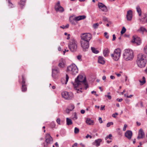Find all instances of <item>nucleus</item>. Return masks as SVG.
Returning <instances> with one entry per match:
<instances>
[{"label":"nucleus","mask_w":147,"mask_h":147,"mask_svg":"<svg viewBox=\"0 0 147 147\" xmlns=\"http://www.w3.org/2000/svg\"><path fill=\"white\" fill-rule=\"evenodd\" d=\"M83 76L82 75L78 76L75 79L74 82H72V84L74 88L78 87L80 85L84 84L85 86V89H86L88 87V85L86 82V77L84 78V79H83Z\"/></svg>","instance_id":"nucleus-1"},{"label":"nucleus","mask_w":147,"mask_h":147,"mask_svg":"<svg viewBox=\"0 0 147 147\" xmlns=\"http://www.w3.org/2000/svg\"><path fill=\"white\" fill-rule=\"evenodd\" d=\"M146 58L145 55L140 54L138 56V59L136 61L137 64L140 68L145 67L146 63V61L145 59Z\"/></svg>","instance_id":"nucleus-2"},{"label":"nucleus","mask_w":147,"mask_h":147,"mask_svg":"<svg viewBox=\"0 0 147 147\" xmlns=\"http://www.w3.org/2000/svg\"><path fill=\"white\" fill-rule=\"evenodd\" d=\"M123 59L126 61H131L134 57V52L131 49H125L123 55Z\"/></svg>","instance_id":"nucleus-3"},{"label":"nucleus","mask_w":147,"mask_h":147,"mask_svg":"<svg viewBox=\"0 0 147 147\" xmlns=\"http://www.w3.org/2000/svg\"><path fill=\"white\" fill-rule=\"evenodd\" d=\"M78 43L76 40L73 38L69 41L68 46L70 50L72 52H75L76 51L77 48Z\"/></svg>","instance_id":"nucleus-4"},{"label":"nucleus","mask_w":147,"mask_h":147,"mask_svg":"<svg viewBox=\"0 0 147 147\" xmlns=\"http://www.w3.org/2000/svg\"><path fill=\"white\" fill-rule=\"evenodd\" d=\"M22 79L19 78L18 82L22 86L21 88L22 91L23 92H25L27 90V85L26 82V78L24 74H22Z\"/></svg>","instance_id":"nucleus-5"},{"label":"nucleus","mask_w":147,"mask_h":147,"mask_svg":"<svg viewBox=\"0 0 147 147\" xmlns=\"http://www.w3.org/2000/svg\"><path fill=\"white\" fill-rule=\"evenodd\" d=\"M67 71L70 72L72 75H74L78 73V69L76 66L73 64L67 67Z\"/></svg>","instance_id":"nucleus-6"},{"label":"nucleus","mask_w":147,"mask_h":147,"mask_svg":"<svg viewBox=\"0 0 147 147\" xmlns=\"http://www.w3.org/2000/svg\"><path fill=\"white\" fill-rule=\"evenodd\" d=\"M121 53V51L119 48L115 49L113 53L111 55V56L113 59L115 61H117L119 58Z\"/></svg>","instance_id":"nucleus-7"},{"label":"nucleus","mask_w":147,"mask_h":147,"mask_svg":"<svg viewBox=\"0 0 147 147\" xmlns=\"http://www.w3.org/2000/svg\"><path fill=\"white\" fill-rule=\"evenodd\" d=\"M53 141V139L50 135L47 134L45 136V141L43 143L44 147H49V145Z\"/></svg>","instance_id":"nucleus-8"},{"label":"nucleus","mask_w":147,"mask_h":147,"mask_svg":"<svg viewBox=\"0 0 147 147\" xmlns=\"http://www.w3.org/2000/svg\"><path fill=\"white\" fill-rule=\"evenodd\" d=\"M62 97L66 100H71L73 97V94L72 92H68L66 91L63 92L61 93Z\"/></svg>","instance_id":"nucleus-9"},{"label":"nucleus","mask_w":147,"mask_h":147,"mask_svg":"<svg viewBox=\"0 0 147 147\" xmlns=\"http://www.w3.org/2000/svg\"><path fill=\"white\" fill-rule=\"evenodd\" d=\"M81 46L83 49V51H87L89 47V42L81 40L80 41Z\"/></svg>","instance_id":"nucleus-10"},{"label":"nucleus","mask_w":147,"mask_h":147,"mask_svg":"<svg viewBox=\"0 0 147 147\" xmlns=\"http://www.w3.org/2000/svg\"><path fill=\"white\" fill-rule=\"evenodd\" d=\"M92 38V36L90 33H84L81 36V40L89 42Z\"/></svg>","instance_id":"nucleus-11"},{"label":"nucleus","mask_w":147,"mask_h":147,"mask_svg":"<svg viewBox=\"0 0 147 147\" xmlns=\"http://www.w3.org/2000/svg\"><path fill=\"white\" fill-rule=\"evenodd\" d=\"M55 9L56 12H63L64 11L63 8L61 6L60 4L59 1H58L55 5L54 7Z\"/></svg>","instance_id":"nucleus-12"},{"label":"nucleus","mask_w":147,"mask_h":147,"mask_svg":"<svg viewBox=\"0 0 147 147\" xmlns=\"http://www.w3.org/2000/svg\"><path fill=\"white\" fill-rule=\"evenodd\" d=\"M132 38L133 39L131 41V42L136 43L137 45H140L141 44V39L140 38L134 36Z\"/></svg>","instance_id":"nucleus-13"},{"label":"nucleus","mask_w":147,"mask_h":147,"mask_svg":"<svg viewBox=\"0 0 147 147\" xmlns=\"http://www.w3.org/2000/svg\"><path fill=\"white\" fill-rule=\"evenodd\" d=\"M59 73V70L58 68L56 67L55 68L52 69V76L54 78H56V75Z\"/></svg>","instance_id":"nucleus-14"},{"label":"nucleus","mask_w":147,"mask_h":147,"mask_svg":"<svg viewBox=\"0 0 147 147\" xmlns=\"http://www.w3.org/2000/svg\"><path fill=\"white\" fill-rule=\"evenodd\" d=\"M132 17V11L131 10H129L127 11L126 18L128 21H131Z\"/></svg>","instance_id":"nucleus-15"},{"label":"nucleus","mask_w":147,"mask_h":147,"mask_svg":"<svg viewBox=\"0 0 147 147\" xmlns=\"http://www.w3.org/2000/svg\"><path fill=\"white\" fill-rule=\"evenodd\" d=\"M145 134L143 130L142 129H140L138 133V136L137 137V138L138 139L143 138Z\"/></svg>","instance_id":"nucleus-16"},{"label":"nucleus","mask_w":147,"mask_h":147,"mask_svg":"<svg viewBox=\"0 0 147 147\" xmlns=\"http://www.w3.org/2000/svg\"><path fill=\"white\" fill-rule=\"evenodd\" d=\"M98 6L99 8L101 9L102 11H107V7L103 4L101 3H99L98 4Z\"/></svg>","instance_id":"nucleus-17"},{"label":"nucleus","mask_w":147,"mask_h":147,"mask_svg":"<svg viewBox=\"0 0 147 147\" xmlns=\"http://www.w3.org/2000/svg\"><path fill=\"white\" fill-rule=\"evenodd\" d=\"M125 136L129 139H130L132 135V133L131 131H127L125 133Z\"/></svg>","instance_id":"nucleus-18"},{"label":"nucleus","mask_w":147,"mask_h":147,"mask_svg":"<svg viewBox=\"0 0 147 147\" xmlns=\"http://www.w3.org/2000/svg\"><path fill=\"white\" fill-rule=\"evenodd\" d=\"M58 66L60 68H63L65 67L64 60L63 58L61 59L59 61Z\"/></svg>","instance_id":"nucleus-19"},{"label":"nucleus","mask_w":147,"mask_h":147,"mask_svg":"<svg viewBox=\"0 0 147 147\" xmlns=\"http://www.w3.org/2000/svg\"><path fill=\"white\" fill-rule=\"evenodd\" d=\"M102 140L101 139H99L96 140L95 141L93 142V144L98 147L100 146V143L102 142Z\"/></svg>","instance_id":"nucleus-20"},{"label":"nucleus","mask_w":147,"mask_h":147,"mask_svg":"<svg viewBox=\"0 0 147 147\" xmlns=\"http://www.w3.org/2000/svg\"><path fill=\"white\" fill-rule=\"evenodd\" d=\"M98 61L99 63L102 64H104L105 63L104 58L102 56H100L98 57Z\"/></svg>","instance_id":"nucleus-21"},{"label":"nucleus","mask_w":147,"mask_h":147,"mask_svg":"<svg viewBox=\"0 0 147 147\" xmlns=\"http://www.w3.org/2000/svg\"><path fill=\"white\" fill-rule=\"evenodd\" d=\"M26 2V0H20V2L18 3V4L21 9L23 8L25 5Z\"/></svg>","instance_id":"nucleus-22"},{"label":"nucleus","mask_w":147,"mask_h":147,"mask_svg":"<svg viewBox=\"0 0 147 147\" xmlns=\"http://www.w3.org/2000/svg\"><path fill=\"white\" fill-rule=\"evenodd\" d=\"M86 16L84 15L80 16H78L74 18V20L76 21H79L81 20L85 19Z\"/></svg>","instance_id":"nucleus-23"},{"label":"nucleus","mask_w":147,"mask_h":147,"mask_svg":"<svg viewBox=\"0 0 147 147\" xmlns=\"http://www.w3.org/2000/svg\"><path fill=\"white\" fill-rule=\"evenodd\" d=\"M109 53V50L107 48H106L104 49L103 51V53L104 56L105 57L108 55V54Z\"/></svg>","instance_id":"nucleus-24"},{"label":"nucleus","mask_w":147,"mask_h":147,"mask_svg":"<svg viewBox=\"0 0 147 147\" xmlns=\"http://www.w3.org/2000/svg\"><path fill=\"white\" fill-rule=\"evenodd\" d=\"M86 123L87 124L89 125H92L94 123L93 121L91 120L90 118H87L86 121Z\"/></svg>","instance_id":"nucleus-25"},{"label":"nucleus","mask_w":147,"mask_h":147,"mask_svg":"<svg viewBox=\"0 0 147 147\" xmlns=\"http://www.w3.org/2000/svg\"><path fill=\"white\" fill-rule=\"evenodd\" d=\"M136 9L139 16H140L142 14V11L140 6L138 5L136 7Z\"/></svg>","instance_id":"nucleus-26"},{"label":"nucleus","mask_w":147,"mask_h":147,"mask_svg":"<svg viewBox=\"0 0 147 147\" xmlns=\"http://www.w3.org/2000/svg\"><path fill=\"white\" fill-rule=\"evenodd\" d=\"M67 124L68 125H71L72 124V122L71 119L69 118H66Z\"/></svg>","instance_id":"nucleus-27"},{"label":"nucleus","mask_w":147,"mask_h":147,"mask_svg":"<svg viewBox=\"0 0 147 147\" xmlns=\"http://www.w3.org/2000/svg\"><path fill=\"white\" fill-rule=\"evenodd\" d=\"M138 31H140L143 33L144 32H147V31L146 29L145 28L143 27H141L140 28V29L138 30Z\"/></svg>","instance_id":"nucleus-28"},{"label":"nucleus","mask_w":147,"mask_h":147,"mask_svg":"<svg viewBox=\"0 0 147 147\" xmlns=\"http://www.w3.org/2000/svg\"><path fill=\"white\" fill-rule=\"evenodd\" d=\"M142 80V81L139 80V82L140 83V85H143L146 82V79L145 77L144 76L143 77Z\"/></svg>","instance_id":"nucleus-29"},{"label":"nucleus","mask_w":147,"mask_h":147,"mask_svg":"<svg viewBox=\"0 0 147 147\" xmlns=\"http://www.w3.org/2000/svg\"><path fill=\"white\" fill-rule=\"evenodd\" d=\"M91 50L93 53L95 54H97L99 53V51L96 50V49L93 47H91Z\"/></svg>","instance_id":"nucleus-30"},{"label":"nucleus","mask_w":147,"mask_h":147,"mask_svg":"<svg viewBox=\"0 0 147 147\" xmlns=\"http://www.w3.org/2000/svg\"><path fill=\"white\" fill-rule=\"evenodd\" d=\"M74 106H72V108L71 109H69V108H67L66 110V112L68 114L69 113L70 111H72L73 109H74Z\"/></svg>","instance_id":"nucleus-31"},{"label":"nucleus","mask_w":147,"mask_h":147,"mask_svg":"<svg viewBox=\"0 0 147 147\" xmlns=\"http://www.w3.org/2000/svg\"><path fill=\"white\" fill-rule=\"evenodd\" d=\"M7 1L8 3V5L10 7L12 8L13 7V5L12 3L11 2V0H7Z\"/></svg>","instance_id":"nucleus-32"},{"label":"nucleus","mask_w":147,"mask_h":147,"mask_svg":"<svg viewBox=\"0 0 147 147\" xmlns=\"http://www.w3.org/2000/svg\"><path fill=\"white\" fill-rule=\"evenodd\" d=\"M146 19H145L144 18H141L140 19V22L142 24H144L146 23Z\"/></svg>","instance_id":"nucleus-33"},{"label":"nucleus","mask_w":147,"mask_h":147,"mask_svg":"<svg viewBox=\"0 0 147 147\" xmlns=\"http://www.w3.org/2000/svg\"><path fill=\"white\" fill-rule=\"evenodd\" d=\"M56 126L54 122L53 121L51 122L50 124V127L51 128H53L55 127Z\"/></svg>","instance_id":"nucleus-34"},{"label":"nucleus","mask_w":147,"mask_h":147,"mask_svg":"<svg viewBox=\"0 0 147 147\" xmlns=\"http://www.w3.org/2000/svg\"><path fill=\"white\" fill-rule=\"evenodd\" d=\"M126 29L124 27H123L122 29L121 32V34H123L126 31Z\"/></svg>","instance_id":"nucleus-35"},{"label":"nucleus","mask_w":147,"mask_h":147,"mask_svg":"<svg viewBox=\"0 0 147 147\" xmlns=\"http://www.w3.org/2000/svg\"><path fill=\"white\" fill-rule=\"evenodd\" d=\"M102 20L103 21H104L105 22H107L108 23H110V22L108 20L107 18L105 16L103 17Z\"/></svg>","instance_id":"nucleus-36"},{"label":"nucleus","mask_w":147,"mask_h":147,"mask_svg":"<svg viewBox=\"0 0 147 147\" xmlns=\"http://www.w3.org/2000/svg\"><path fill=\"white\" fill-rule=\"evenodd\" d=\"M79 129L76 127H75L74 129V133L76 134H77L79 132Z\"/></svg>","instance_id":"nucleus-37"},{"label":"nucleus","mask_w":147,"mask_h":147,"mask_svg":"<svg viewBox=\"0 0 147 147\" xmlns=\"http://www.w3.org/2000/svg\"><path fill=\"white\" fill-rule=\"evenodd\" d=\"M99 26V24L98 23H95L93 24V27L94 28H96Z\"/></svg>","instance_id":"nucleus-38"},{"label":"nucleus","mask_w":147,"mask_h":147,"mask_svg":"<svg viewBox=\"0 0 147 147\" xmlns=\"http://www.w3.org/2000/svg\"><path fill=\"white\" fill-rule=\"evenodd\" d=\"M112 135L111 134H109V135L107 136L105 138V140H107L108 138H109L110 139H111V137H112Z\"/></svg>","instance_id":"nucleus-39"},{"label":"nucleus","mask_w":147,"mask_h":147,"mask_svg":"<svg viewBox=\"0 0 147 147\" xmlns=\"http://www.w3.org/2000/svg\"><path fill=\"white\" fill-rule=\"evenodd\" d=\"M113 123L112 122H108L107 123V127H109L111 125H113Z\"/></svg>","instance_id":"nucleus-40"},{"label":"nucleus","mask_w":147,"mask_h":147,"mask_svg":"<svg viewBox=\"0 0 147 147\" xmlns=\"http://www.w3.org/2000/svg\"><path fill=\"white\" fill-rule=\"evenodd\" d=\"M66 81L65 82V84H66L69 80V77L67 74H66Z\"/></svg>","instance_id":"nucleus-41"},{"label":"nucleus","mask_w":147,"mask_h":147,"mask_svg":"<svg viewBox=\"0 0 147 147\" xmlns=\"http://www.w3.org/2000/svg\"><path fill=\"white\" fill-rule=\"evenodd\" d=\"M110 94V93L108 92V95H105V96L107 97L109 100L111 99V96L110 95H109V94Z\"/></svg>","instance_id":"nucleus-42"},{"label":"nucleus","mask_w":147,"mask_h":147,"mask_svg":"<svg viewBox=\"0 0 147 147\" xmlns=\"http://www.w3.org/2000/svg\"><path fill=\"white\" fill-rule=\"evenodd\" d=\"M104 36H105L106 38L107 39H108L109 38V36L108 35V33L107 32H105L104 33Z\"/></svg>","instance_id":"nucleus-43"},{"label":"nucleus","mask_w":147,"mask_h":147,"mask_svg":"<svg viewBox=\"0 0 147 147\" xmlns=\"http://www.w3.org/2000/svg\"><path fill=\"white\" fill-rule=\"evenodd\" d=\"M60 119L59 118H58L56 120V121L57 123L59 125L60 124Z\"/></svg>","instance_id":"nucleus-44"},{"label":"nucleus","mask_w":147,"mask_h":147,"mask_svg":"<svg viewBox=\"0 0 147 147\" xmlns=\"http://www.w3.org/2000/svg\"><path fill=\"white\" fill-rule=\"evenodd\" d=\"M118 115V113H113L112 115V116L114 118H115L116 117V115Z\"/></svg>","instance_id":"nucleus-45"},{"label":"nucleus","mask_w":147,"mask_h":147,"mask_svg":"<svg viewBox=\"0 0 147 147\" xmlns=\"http://www.w3.org/2000/svg\"><path fill=\"white\" fill-rule=\"evenodd\" d=\"M127 127V125L126 124H125L124 125V127H123V131H125L126 130V128Z\"/></svg>","instance_id":"nucleus-46"},{"label":"nucleus","mask_w":147,"mask_h":147,"mask_svg":"<svg viewBox=\"0 0 147 147\" xmlns=\"http://www.w3.org/2000/svg\"><path fill=\"white\" fill-rule=\"evenodd\" d=\"M82 56L81 55H78L77 56V58L78 59L80 60L81 59Z\"/></svg>","instance_id":"nucleus-47"},{"label":"nucleus","mask_w":147,"mask_h":147,"mask_svg":"<svg viewBox=\"0 0 147 147\" xmlns=\"http://www.w3.org/2000/svg\"><path fill=\"white\" fill-rule=\"evenodd\" d=\"M140 103V107H143V103L142 102L140 101L139 102Z\"/></svg>","instance_id":"nucleus-48"},{"label":"nucleus","mask_w":147,"mask_h":147,"mask_svg":"<svg viewBox=\"0 0 147 147\" xmlns=\"http://www.w3.org/2000/svg\"><path fill=\"white\" fill-rule=\"evenodd\" d=\"M113 39H112V40L114 41V40H115L116 38L115 35V34H113Z\"/></svg>","instance_id":"nucleus-49"},{"label":"nucleus","mask_w":147,"mask_h":147,"mask_svg":"<svg viewBox=\"0 0 147 147\" xmlns=\"http://www.w3.org/2000/svg\"><path fill=\"white\" fill-rule=\"evenodd\" d=\"M98 120L100 123H102V121L101 117H100L98 119Z\"/></svg>","instance_id":"nucleus-50"},{"label":"nucleus","mask_w":147,"mask_h":147,"mask_svg":"<svg viewBox=\"0 0 147 147\" xmlns=\"http://www.w3.org/2000/svg\"><path fill=\"white\" fill-rule=\"evenodd\" d=\"M78 118V117H77V115L75 114L74 115V117L73 118V119L74 120H76V119H77Z\"/></svg>","instance_id":"nucleus-51"},{"label":"nucleus","mask_w":147,"mask_h":147,"mask_svg":"<svg viewBox=\"0 0 147 147\" xmlns=\"http://www.w3.org/2000/svg\"><path fill=\"white\" fill-rule=\"evenodd\" d=\"M117 100L119 102H121L123 100V99L122 98H117Z\"/></svg>","instance_id":"nucleus-52"},{"label":"nucleus","mask_w":147,"mask_h":147,"mask_svg":"<svg viewBox=\"0 0 147 147\" xmlns=\"http://www.w3.org/2000/svg\"><path fill=\"white\" fill-rule=\"evenodd\" d=\"M105 106H103L102 105H101V106L100 110H105Z\"/></svg>","instance_id":"nucleus-53"},{"label":"nucleus","mask_w":147,"mask_h":147,"mask_svg":"<svg viewBox=\"0 0 147 147\" xmlns=\"http://www.w3.org/2000/svg\"><path fill=\"white\" fill-rule=\"evenodd\" d=\"M147 17V15L144 14L142 18H144L145 19H146Z\"/></svg>","instance_id":"nucleus-54"},{"label":"nucleus","mask_w":147,"mask_h":147,"mask_svg":"<svg viewBox=\"0 0 147 147\" xmlns=\"http://www.w3.org/2000/svg\"><path fill=\"white\" fill-rule=\"evenodd\" d=\"M78 144L77 143H75L72 146V147H75L77 146Z\"/></svg>","instance_id":"nucleus-55"},{"label":"nucleus","mask_w":147,"mask_h":147,"mask_svg":"<svg viewBox=\"0 0 147 147\" xmlns=\"http://www.w3.org/2000/svg\"><path fill=\"white\" fill-rule=\"evenodd\" d=\"M111 79L113 80L115 79V77L113 76H111L110 77Z\"/></svg>","instance_id":"nucleus-56"},{"label":"nucleus","mask_w":147,"mask_h":147,"mask_svg":"<svg viewBox=\"0 0 147 147\" xmlns=\"http://www.w3.org/2000/svg\"><path fill=\"white\" fill-rule=\"evenodd\" d=\"M69 27V24H67L66 26H64L65 29L68 28Z\"/></svg>","instance_id":"nucleus-57"},{"label":"nucleus","mask_w":147,"mask_h":147,"mask_svg":"<svg viewBox=\"0 0 147 147\" xmlns=\"http://www.w3.org/2000/svg\"><path fill=\"white\" fill-rule=\"evenodd\" d=\"M70 35L69 34H68L67 35V39L69 40L70 39Z\"/></svg>","instance_id":"nucleus-58"},{"label":"nucleus","mask_w":147,"mask_h":147,"mask_svg":"<svg viewBox=\"0 0 147 147\" xmlns=\"http://www.w3.org/2000/svg\"><path fill=\"white\" fill-rule=\"evenodd\" d=\"M55 144L56 147H59V145L57 142H56Z\"/></svg>","instance_id":"nucleus-59"},{"label":"nucleus","mask_w":147,"mask_h":147,"mask_svg":"<svg viewBox=\"0 0 147 147\" xmlns=\"http://www.w3.org/2000/svg\"><path fill=\"white\" fill-rule=\"evenodd\" d=\"M81 113L82 114H84L85 113V111L82 109L81 111Z\"/></svg>","instance_id":"nucleus-60"},{"label":"nucleus","mask_w":147,"mask_h":147,"mask_svg":"<svg viewBox=\"0 0 147 147\" xmlns=\"http://www.w3.org/2000/svg\"><path fill=\"white\" fill-rule=\"evenodd\" d=\"M133 96V95L131 94V95H130L129 96H127V97L128 98H131Z\"/></svg>","instance_id":"nucleus-61"},{"label":"nucleus","mask_w":147,"mask_h":147,"mask_svg":"<svg viewBox=\"0 0 147 147\" xmlns=\"http://www.w3.org/2000/svg\"><path fill=\"white\" fill-rule=\"evenodd\" d=\"M136 123L138 126H139L141 125L140 123L138 122V121H137Z\"/></svg>","instance_id":"nucleus-62"},{"label":"nucleus","mask_w":147,"mask_h":147,"mask_svg":"<svg viewBox=\"0 0 147 147\" xmlns=\"http://www.w3.org/2000/svg\"><path fill=\"white\" fill-rule=\"evenodd\" d=\"M136 107H140V103L139 102L136 104Z\"/></svg>","instance_id":"nucleus-63"},{"label":"nucleus","mask_w":147,"mask_h":147,"mask_svg":"<svg viewBox=\"0 0 147 147\" xmlns=\"http://www.w3.org/2000/svg\"><path fill=\"white\" fill-rule=\"evenodd\" d=\"M106 79V77L105 76H103V77H102V79L103 80H105Z\"/></svg>","instance_id":"nucleus-64"}]
</instances>
